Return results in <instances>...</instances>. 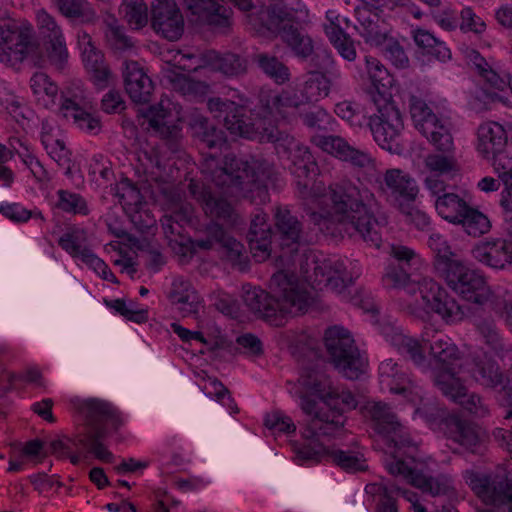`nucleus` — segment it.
<instances>
[{
    "mask_svg": "<svg viewBox=\"0 0 512 512\" xmlns=\"http://www.w3.org/2000/svg\"><path fill=\"white\" fill-rule=\"evenodd\" d=\"M312 142L323 151L350 163L355 168L372 169L375 166V160L368 152L354 147L341 136L316 135L312 137Z\"/></svg>",
    "mask_w": 512,
    "mask_h": 512,
    "instance_id": "nucleus-16",
    "label": "nucleus"
},
{
    "mask_svg": "<svg viewBox=\"0 0 512 512\" xmlns=\"http://www.w3.org/2000/svg\"><path fill=\"white\" fill-rule=\"evenodd\" d=\"M419 292L426 306L446 323H455L464 318L463 307L436 281L423 279Z\"/></svg>",
    "mask_w": 512,
    "mask_h": 512,
    "instance_id": "nucleus-15",
    "label": "nucleus"
},
{
    "mask_svg": "<svg viewBox=\"0 0 512 512\" xmlns=\"http://www.w3.org/2000/svg\"><path fill=\"white\" fill-rule=\"evenodd\" d=\"M334 112L338 117L345 120L351 127L362 128L367 125L369 117L365 108L353 101H342L336 104Z\"/></svg>",
    "mask_w": 512,
    "mask_h": 512,
    "instance_id": "nucleus-46",
    "label": "nucleus"
},
{
    "mask_svg": "<svg viewBox=\"0 0 512 512\" xmlns=\"http://www.w3.org/2000/svg\"><path fill=\"white\" fill-rule=\"evenodd\" d=\"M386 288L404 289L408 294H415L419 291L421 282L412 281L410 275L401 265L390 264L382 277Z\"/></svg>",
    "mask_w": 512,
    "mask_h": 512,
    "instance_id": "nucleus-41",
    "label": "nucleus"
},
{
    "mask_svg": "<svg viewBox=\"0 0 512 512\" xmlns=\"http://www.w3.org/2000/svg\"><path fill=\"white\" fill-rule=\"evenodd\" d=\"M304 6L301 0H269L267 8L262 9L257 15H249V18L257 26L270 18L291 16L289 12H304Z\"/></svg>",
    "mask_w": 512,
    "mask_h": 512,
    "instance_id": "nucleus-37",
    "label": "nucleus"
},
{
    "mask_svg": "<svg viewBox=\"0 0 512 512\" xmlns=\"http://www.w3.org/2000/svg\"><path fill=\"white\" fill-rule=\"evenodd\" d=\"M295 279L294 275L278 271L272 275L269 283L274 296L254 287L244 291L243 302L258 318L281 326L285 314L304 312L311 303L309 293L300 289Z\"/></svg>",
    "mask_w": 512,
    "mask_h": 512,
    "instance_id": "nucleus-6",
    "label": "nucleus"
},
{
    "mask_svg": "<svg viewBox=\"0 0 512 512\" xmlns=\"http://www.w3.org/2000/svg\"><path fill=\"white\" fill-rule=\"evenodd\" d=\"M426 346L429 347L426 370L431 371L435 386L452 401L463 403L466 388L457 377L462 368L461 351L448 337H433Z\"/></svg>",
    "mask_w": 512,
    "mask_h": 512,
    "instance_id": "nucleus-8",
    "label": "nucleus"
},
{
    "mask_svg": "<svg viewBox=\"0 0 512 512\" xmlns=\"http://www.w3.org/2000/svg\"><path fill=\"white\" fill-rule=\"evenodd\" d=\"M425 165L430 172H435V175H442L456 170L457 161L450 153L430 154L425 158Z\"/></svg>",
    "mask_w": 512,
    "mask_h": 512,
    "instance_id": "nucleus-57",
    "label": "nucleus"
},
{
    "mask_svg": "<svg viewBox=\"0 0 512 512\" xmlns=\"http://www.w3.org/2000/svg\"><path fill=\"white\" fill-rule=\"evenodd\" d=\"M59 111L63 117H71L77 126L87 133L96 135L101 130V121L98 117L84 111L74 99L63 94L60 96Z\"/></svg>",
    "mask_w": 512,
    "mask_h": 512,
    "instance_id": "nucleus-31",
    "label": "nucleus"
},
{
    "mask_svg": "<svg viewBox=\"0 0 512 512\" xmlns=\"http://www.w3.org/2000/svg\"><path fill=\"white\" fill-rule=\"evenodd\" d=\"M205 236L193 240L192 245L201 250H211L216 244L225 250L226 257L233 264L242 265L246 263L244 245L235 238L228 235L226 229L217 224H207Z\"/></svg>",
    "mask_w": 512,
    "mask_h": 512,
    "instance_id": "nucleus-19",
    "label": "nucleus"
},
{
    "mask_svg": "<svg viewBox=\"0 0 512 512\" xmlns=\"http://www.w3.org/2000/svg\"><path fill=\"white\" fill-rule=\"evenodd\" d=\"M289 13L291 16L270 18L255 27L276 34L296 58L307 60L314 54V43L300 21L308 16V10L304 7V12Z\"/></svg>",
    "mask_w": 512,
    "mask_h": 512,
    "instance_id": "nucleus-10",
    "label": "nucleus"
},
{
    "mask_svg": "<svg viewBox=\"0 0 512 512\" xmlns=\"http://www.w3.org/2000/svg\"><path fill=\"white\" fill-rule=\"evenodd\" d=\"M439 426L448 439L460 444L470 453L484 454L486 450L484 442L470 421L456 414H450L440 421Z\"/></svg>",
    "mask_w": 512,
    "mask_h": 512,
    "instance_id": "nucleus-18",
    "label": "nucleus"
},
{
    "mask_svg": "<svg viewBox=\"0 0 512 512\" xmlns=\"http://www.w3.org/2000/svg\"><path fill=\"white\" fill-rule=\"evenodd\" d=\"M377 105V114L369 116L367 125L375 142L390 153L400 154L403 146L400 143L401 132L404 128L402 115L394 101H386Z\"/></svg>",
    "mask_w": 512,
    "mask_h": 512,
    "instance_id": "nucleus-11",
    "label": "nucleus"
},
{
    "mask_svg": "<svg viewBox=\"0 0 512 512\" xmlns=\"http://www.w3.org/2000/svg\"><path fill=\"white\" fill-rule=\"evenodd\" d=\"M409 110L415 127L421 133L439 120L426 102L417 96H410Z\"/></svg>",
    "mask_w": 512,
    "mask_h": 512,
    "instance_id": "nucleus-47",
    "label": "nucleus"
},
{
    "mask_svg": "<svg viewBox=\"0 0 512 512\" xmlns=\"http://www.w3.org/2000/svg\"><path fill=\"white\" fill-rule=\"evenodd\" d=\"M291 172L295 178L314 181L319 168L309 149H300V155L294 156Z\"/></svg>",
    "mask_w": 512,
    "mask_h": 512,
    "instance_id": "nucleus-49",
    "label": "nucleus"
},
{
    "mask_svg": "<svg viewBox=\"0 0 512 512\" xmlns=\"http://www.w3.org/2000/svg\"><path fill=\"white\" fill-rule=\"evenodd\" d=\"M299 116L302 123L309 129L327 131L331 124V116L322 107H309L308 110H301Z\"/></svg>",
    "mask_w": 512,
    "mask_h": 512,
    "instance_id": "nucleus-54",
    "label": "nucleus"
},
{
    "mask_svg": "<svg viewBox=\"0 0 512 512\" xmlns=\"http://www.w3.org/2000/svg\"><path fill=\"white\" fill-rule=\"evenodd\" d=\"M272 248H278V258L284 265L299 264L302 277L314 288L342 292L360 276L356 264L341 259L318 258L315 253L305 251L298 255L300 246L306 243L302 222L287 207L278 206L274 212Z\"/></svg>",
    "mask_w": 512,
    "mask_h": 512,
    "instance_id": "nucleus-3",
    "label": "nucleus"
},
{
    "mask_svg": "<svg viewBox=\"0 0 512 512\" xmlns=\"http://www.w3.org/2000/svg\"><path fill=\"white\" fill-rule=\"evenodd\" d=\"M491 505L501 512H512V479L505 476L502 487L498 489Z\"/></svg>",
    "mask_w": 512,
    "mask_h": 512,
    "instance_id": "nucleus-64",
    "label": "nucleus"
},
{
    "mask_svg": "<svg viewBox=\"0 0 512 512\" xmlns=\"http://www.w3.org/2000/svg\"><path fill=\"white\" fill-rule=\"evenodd\" d=\"M102 429L96 431H86L78 436V443L80 446L89 450L90 453L106 463L113 462V454L102 444L101 438L104 436Z\"/></svg>",
    "mask_w": 512,
    "mask_h": 512,
    "instance_id": "nucleus-48",
    "label": "nucleus"
},
{
    "mask_svg": "<svg viewBox=\"0 0 512 512\" xmlns=\"http://www.w3.org/2000/svg\"><path fill=\"white\" fill-rule=\"evenodd\" d=\"M462 477L471 491L485 504L491 505L498 489L502 487L505 476L466 469Z\"/></svg>",
    "mask_w": 512,
    "mask_h": 512,
    "instance_id": "nucleus-23",
    "label": "nucleus"
},
{
    "mask_svg": "<svg viewBox=\"0 0 512 512\" xmlns=\"http://www.w3.org/2000/svg\"><path fill=\"white\" fill-rule=\"evenodd\" d=\"M170 300L178 305L183 317L196 316L201 307V299L191 283L182 277L174 279Z\"/></svg>",
    "mask_w": 512,
    "mask_h": 512,
    "instance_id": "nucleus-28",
    "label": "nucleus"
},
{
    "mask_svg": "<svg viewBox=\"0 0 512 512\" xmlns=\"http://www.w3.org/2000/svg\"><path fill=\"white\" fill-rule=\"evenodd\" d=\"M58 196L57 207L62 211L81 215H87L89 213L87 203L80 194L67 190H59Z\"/></svg>",
    "mask_w": 512,
    "mask_h": 512,
    "instance_id": "nucleus-55",
    "label": "nucleus"
},
{
    "mask_svg": "<svg viewBox=\"0 0 512 512\" xmlns=\"http://www.w3.org/2000/svg\"><path fill=\"white\" fill-rule=\"evenodd\" d=\"M257 131L256 136L253 138H259L260 141L272 142L275 145V149L279 155L293 157L300 155V149H308L305 146H301L300 143L290 134L280 131L277 127L270 126L265 127L262 131H259L260 127L255 125Z\"/></svg>",
    "mask_w": 512,
    "mask_h": 512,
    "instance_id": "nucleus-30",
    "label": "nucleus"
},
{
    "mask_svg": "<svg viewBox=\"0 0 512 512\" xmlns=\"http://www.w3.org/2000/svg\"><path fill=\"white\" fill-rule=\"evenodd\" d=\"M271 225H258L250 223L247 241L253 257L258 262L266 260L273 250Z\"/></svg>",
    "mask_w": 512,
    "mask_h": 512,
    "instance_id": "nucleus-34",
    "label": "nucleus"
},
{
    "mask_svg": "<svg viewBox=\"0 0 512 512\" xmlns=\"http://www.w3.org/2000/svg\"><path fill=\"white\" fill-rule=\"evenodd\" d=\"M264 425L274 432L291 434L296 431V425L291 417L280 410L272 411L265 416Z\"/></svg>",
    "mask_w": 512,
    "mask_h": 512,
    "instance_id": "nucleus-59",
    "label": "nucleus"
},
{
    "mask_svg": "<svg viewBox=\"0 0 512 512\" xmlns=\"http://www.w3.org/2000/svg\"><path fill=\"white\" fill-rule=\"evenodd\" d=\"M78 411L85 416L88 426L87 431H96L102 429L105 433L104 425L111 423L117 427L119 419L116 409L108 402L99 399H88L81 401L77 405Z\"/></svg>",
    "mask_w": 512,
    "mask_h": 512,
    "instance_id": "nucleus-22",
    "label": "nucleus"
},
{
    "mask_svg": "<svg viewBox=\"0 0 512 512\" xmlns=\"http://www.w3.org/2000/svg\"><path fill=\"white\" fill-rule=\"evenodd\" d=\"M422 134L431 141L438 151L450 153L453 150L452 135L440 120L430 127L428 126Z\"/></svg>",
    "mask_w": 512,
    "mask_h": 512,
    "instance_id": "nucleus-52",
    "label": "nucleus"
},
{
    "mask_svg": "<svg viewBox=\"0 0 512 512\" xmlns=\"http://www.w3.org/2000/svg\"><path fill=\"white\" fill-rule=\"evenodd\" d=\"M485 83L489 86L484 89V93L488 99L495 102L506 103L507 97L503 95L506 90L511 91L512 81L509 74L499 75L492 68H489L483 75Z\"/></svg>",
    "mask_w": 512,
    "mask_h": 512,
    "instance_id": "nucleus-44",
    "label": "nucleus"
},
{
    "mask_svg": "<svg viewBox=\"0 0 512 512\" xmlns=\"http://www.w3.org/2000/svg\"><path fill=\"white\" fill-rule=\"evenodd\" d=\"M427 244L434 253L433 266L437 276L440 275L439 269L441 264L448 267L459 260L458 256L451 251L450 246L442 235L437 233L431 234Z\"/></svg>",
    "mask_w": 512,
    "mask_h": 512,
    "instance_id": "nucleus-45",
    "label": "nucleus"
},
{
    "mask_svg": "<svg viewBox=\"0 0 512 512\" xmlns=\"http://www.w3.org/2000/svg\"><path fill=\"white\" fill-rule=\"evenodd\" d=\"M335 464L347 472L355 473L367 470L366 460L362 454L352 451L335 450L330 453Z\"/></svg>",
    "mask_w": 512,
    "mask_h": 512,
    "instance_id": "nucleus-53",
    "label": "nucleus"
},
{
    "mask_svg": "<svg viewBox=\"0 0 512 512\" xmlns=\"http://www.w3.org/2000/svg\"><path fill=\"white\" fill-rule=\"evenodd\" d=\"M379 378L383 386L390 392L406 395L409 390L410 379L405 371L392 359H386L379 365Z\"/></svg>",
    "mask_w": 512,
    "mask_h": 512,
    "instance_id": "nucleus-33",
    "label": "nucleus"
},
{
    "mask_svg": "<svg viewBox=\"0 0 512 512\" xmlns=\"http://www.w3.org/2000/svg\"><path fill=\"white\" fill-rule=\"evenodd\" d=\"M382 52L396 67L406 68L409 65V58L400 43L389 38L382 46Z\"/></svg>",
    "mask_w": 512,
    "mask_h": 512,
    "instance_id": "nucleus-63",
    "label": "nucleus"
},
{
    "mask_svg": "<svg viewBox=\"0 0 512 512\" xmlns=\"http://www.w3.org/2000/svg\"><path fill=\"white\" fill-rule=\"evenodd\" d=\"M478 145L479 153L490 159L504 151L507 141V131L497 122H486L478 127Z\"/></svg>",
    "mask_w": 512,
    "mask_h": 512,
    "instance_id": "nucleus-24",
    "label": "nucleus"
},
{
    "mask_svg": "<svg viewBox=\"0 0 512 512\" xmlns=\"http://www.w3.org/2000/svg\"><path fill=\"white\" fill-rule=\"evenodd\" d=\"M439 278L458 293L464 300L482 305L488 300L489 288L479 272L469 268L461 259L451 266H440Z\"/></svg>",
    "mask_w": 512,
    "mask_h": 512,
    "instance_id": "nucleus-12",
    "label": "nucleus"
},
{
    "mask_svg": "<svg viewBox=\"0 0 512 512\" xmlns=\"http://www.w3.org/2000/svg\"><path fill=\"white\" fill-rule=\"evenodd\" d=\"M206 58L213 70L219 71L225 76L239 77L247 72V60L238 54L210 52Z\"/></svg>",
    "mask_w": 512,
    "mask_h": 512,
    "instance_id": "nucleus-36",
    "label": "nucleus"
},
{
    "mask_svg": "<svg viewBox=\"0 0 512 512\" xmlns=\"http://www.w3.org/2000/svg\"><path fill=\"white\" fill-rule=\"evenodd\" d=\"M322 404L318 406L316 401L308 397L301 398V409L312 416L301 432L304 443L293 444V449L301 460L319 461L326 453V447L319 441V436H333L340 431L346 421L344 413L351 410L341 404H336L335 408L323 401Z\"/></svg>",
    "mask_w": 512,
    "mask_h": 512,
    "instance_id": "nucleus-7",
    "label": "nucleus"
},
{
    "mask_svg": "<svg viewBox=\"0 0 512 512\" xmlns=\"http://www.w3.org/2000/svg\"><path fill=\"white\" fill-rule=\"evenodd\" d=\"M413 39L416 46L423 54L434 56L439 61L445 62L451 59V51L444 42L439 41L429 31L417 29L413 31Z\"/></svg>",
    "mask_w": 512,
    "mask_h": 512,
    "instance_id": "nucleus-39",
    "label": "nucleus"
},
{
    "mask_svg": "<svg viewBox=\"0 0 512 512\" xmlns=\"http://www.w3.org/2000/svg\"><path fill=\"white\" fill-rule=\"evenodd\" d=\"M212 116L222 121L231 134L253 139L257 131L252 121L250 111L236 102L221 97H210L206 103Z\"/></svg>",
    "mask_w": 512,
    "mask_h": 512,
    "instance_id": "nucleus-13",
    "label": "nucleus"
},
{
    "mask_svg": "<svg viewBox=\"0 0 512 512\" xmlns=\"http://www.w3.org/2000/svg\"><path fill=\"white\" fill-rule=\"evenodd\" d=\"M298 381L307 391L317 395L330 407L335 408L336 404H341L352 409L357 404L351 391L333 386L326 374L314 366L304 367Z\"/></svg>",
    "mask_w": 512,
    "mask_h": 512,
    "instance_id": "nucleus-14",
    "label": "nucleus"
},
{
    "mask_svg": "<svg viewBox=\"0 0 512 512\" xmlns=\"http://www.w3.org/2000/svg\"><path fill=\"white\" fill-rule=\"evenodd\" d=\"M309 102L302 91L298 92L294 89L282 90L275 98L274 105L280 110L282 108H294L302 110Z\"/></svg>",
    "mask_w": 512,
    "mask_h": 512,
    "instance_id": "nucleus-58",
    "label": "nucleus"
},
{
    "mask_svg": "<svg viewBox=\"0 0 512 512\" xmlns=\"http://www.w3.org/2000/svg\"><path fill=\"white\" fill-rule=\"evenodd\" d=\"M84 232L74 228L64 233L58 240V245L71 256L80 258L87 247L82 246Z\"/></svg>",
    "mask_w": 512,
    "mask_h": 512,
    "instance_id": "nucleus-56",
    "label": "nucleus"
},
{
    "mask_svg": "<svg viewBox=\"0 0 512 512\" xmlns=\"http://www.w3.org/2000/svg\"><path fill=\"white\" fill-rule=\"evenodd\" d=\"M201 171L214 187L192 180L188 191L210 219L209 224H217L224 229L243 223L235 206L236 199L265 203L269 200V187H276L280 182L279 173L267 160H247L232 153L222 159L214 154L205 155Z\"/></svg>",
    "mask_w": 512,
    "mask_h": 512,
    "instance_id": "nucleus-1",
    "label": "nucleus"
},
{
    "mask_svg": "<svg viewBox=\"0 0 512 512\" xmlns=\"http://www.w3.org/2000/svg\"><path fill=\"white\" fill-rule=\"evenodd\" d=\"M384 186H381L383 191L389 190L391 196L394 197L397 207L399 203L414 202L417 194L418 187L415 181L408 175L404 174L400 169H388L384 174Z\"/></svg>",
    "mask_w": 512,
    "mask_h": 512,
    "instance_id": "nucleus-27",
    "label": "nucleus"
},
{
    "mask_svg": "<svg viewBox=\"0 0 512 512\" xmlns=\"http://www.w3.org/2000/svg\"><path fill=\"white\" fill-rule=\"evenodd\" d=\"M37 26L43 48L35 40L31 25L14 20L1 22L0 61L14 66L29 58L38 67L50 64L56 70L63 71L69 52L61 27L44 10L37 13Z\"/></svg>",
    "mask_w": 512,
    "mask_h": 512,
    "instance_id": "nucleus-5",
    "label": "nucleus"
},
{
    "mask_svg": "<svg viewBox=\"0 0 512 512\" xmlns=\"http://www.w3.org/2000/svg\"><path fill=\"white\" fill-rule=\"evenodd\" d=\"M465 233L472 237H480L488 233L491 229V223L488 217L479 210L467 206V211L463 212L459 222Z\"/></svg>",
    "mask_w": 512,
    "mask_h": 512,
    "instance_id": "nucleus-42",
    "label": "nucleus"
},
{
    "mask_svg": "<svg viewBox=\"0 0 512 512\" xmlns=\"http://www.w3.org/2000/svg\"><path fill=\"white\" fill-rule=\"evenodd\" d=\"M330 80L321 72H311L304 83L303 92L310 103L319 98L327 97L330 93Z\"/></svg>",
    "mask_w": 512,
    "mask_h": 512,
    "instance_id": "nucleus-51",
    "label": "nucleus"
},
{
    "mask_svg": "<svg viewBox=\"0 0 512 512\" xmlns=\"http://www.w3.org/2000/svg\"><path fill=\"white\" fill-rule=\"evenodd\" d=\"M183 121L192 129L193 136L208 149H221L226 144L225 132L210 123L198 109H193L183 116Z\"/></svg>",
    "mask_w": 512,
    "mask_h": 512,
    "instance_id": "nucleus-21",
    "label": "nucleus"
},
{
    "mask_svg": "<svg viewBox=\"0 0 512 512\" xmlns=\"http://www.w3.org/2000/svg\"><path fill=\"white\" fill-rule=\"evenodd\" d=\"M366 489L368 492L376 493L380 496L377 512H398L396 500L392 496V488H389L386 484L379 483L367 485Z\"/></svg>",
    "mask_w": 512,
    "mask_h": 512,
    "instance_id": "nucleus-61",
    "label": "nucleus"
},
{
    "mask_svg": "<svg viewBox=\"0 0 512 512\" xmlns=\"http://www.w3.org/2000/svg\"><path fill=\"white\" fill-rule=\"evenodd\" d=\"M151 5V27L161 37L169 40H178L184 32V19L173 0L160 1Z\"/></svg>",
    "mask_w": 512,
    "mask_h": 512,
    "instance_id": "nucleus-17",
    "label": "nucleus"
},
{
    "mask_svg": "<svg viewBox=\"0 0 512 512\" xmlns=\"http://www.w3.org/2000/svg\"><path fill=\"white\" fill-rule=\"evenodd\" d=\"M58 10L72 24H94L97 13L86 0H57Z\"/></svg>",
    "mask_w": 512,
    "mask_h": 512,
    "instance_id": "nucleus-35",
    "label": "nucleus"
},
{
    "mask_svg": "<svg viewBox=\"0 0 512 512\" xmlns=\"http://www.w3.org/2000/svg\"><path fill=\"white\" fill-rule=\"evenodd\" d=\"M105 39L108 48L117 55L131 51L134 48V42L126 35L124 28L116 24H107Z\"/></svg>",
    "mask_w": 512,
    "mask_h": 512,
    "instance_id": "nucleus-50",
    "label": "nucleus"
},
{
    "mask_svg": "<svg viewBox=\"0 0 512 512\" xmlns=\"http://www.w3.org/2000/svg\"><path fill=\"white\" fill-rule=\"evenodd\" d=\"M252 62L275 84L283 85L291 78L289 67L277 56L268 52H258L252 55Z\"/></svg>",
    "mask_w": 512,
    "mask_h": 512,
    "instance_id": "nucleus-32",
    "label": "nucleus"
},
{
    "mask_svg": "<svg viewBox=\"0 0 512 512\" xmlns=\"http://www.w3.org/2000/svg\"><path fill=\"white\" fill-rule=\"evenodd\" d=\"M123 79L125 90L133 102L144 104L150 101L154 83L138 62H124Z\"/></svg>",
    "mask_w": 512,
    "mask_h": 512,
    "instance_id": "nucleus-20",
    "label": "nucleus"
},
{
    "mask_svg": "<svg viewBox=\"0 0 512 512\" xmlns=\"http://www.w3.org/2000/svg\"><path fill=\"white\" fill-rule=\"evenodd\" d=\"M355 402L357 404L353 409H359V413L373 431L394 444L395 454L385 462L391 475L402 477L431 496L448 495L453 491L451 477L445 474L433 477L424 463L415 460L413 454L417 451V446L387 403L358 399L356 396Z\"/></svg>",
    "mask_w": 512,
    "mask_h": 512,
    "instance_id": "nucleus-2",
    "label": "nucleus"
},
{
    "mask_svg": "<svg viewBox=\"0 0 512 512\" xmlns=\"http://www.w3.org/2000/svg\"><path fill=\"white\" fill-rule=\"evenodd\" d=\"M391 344L403 355L408 357L416 366L423 370L427 369L426 346L430 340L419 341L416 338L403 334L401 331H394L390 337Z\"/></svg>",
    "mask_w": 512,
    "mask_h": 512,
    "instance_id": "nucleus-29",
    "label": "nucleus"
},
{
    "mask_svg": "<svg viewBox=\"0 0 512 512\" xmlns=\"http://www.w3.org/2000/svg\"><path fill=\"white\" fill-rule=\"evenodd\" d=\"M82 56L85 68L90 73L94 84L100 88L107 86L110 70L101 51L96 48Z\"/></svg>",
    "mask_w": 512,
    "mask_h": 512,
    "instance_id": "nucleus-43",
    "label": "nucleus"
},
{
    "mask_svg": "<svg viewBox=\"0 0 512 512\" xmlns=\"http://www.w3.org/2000/svg\"><path fill=\"white\" fill-rule=\"evenodd\" d=\"M119 15L135 30H140L149 21L148 7L144 0H123Z\"/></svg>",
    "mask_w": 512,
    "mask_h": 512,
    "instance_id": "nucleus-40",
    "label": "nucleus"
},
{
    "mask_svg": "<svg viewBox=\"0 0 512 512\" xmlns=\"http://www.w3.org/2000/svg\"><path fill=\"white\" fill-rule=\"evenodd\" d=\"M468 204L455 193H444L435 200V209L440 217L456 224L463 212L467 211Z\"/></svg>",
    "mask_w": 512,
    "mask_h": 512,
    "instance_id": "nucleus-38",
    "label": "nucleus"
},
{
    "mask_svg": "<svg viewBox=\"0 0 512 512\" xmlns=\"http://www.w3.org/2000/svg\"><path fill=\"white\" fill-rule=\"evenodd\" d=\"M471 253L475 260L490 268L503 269L509 263L506 239L494 238L479 241L472 248Z\"/></svg>",
    "mask_w": 512,
    "mask_h": 512,
    "instance_id": "nucleus-25",
    "label": "nucleus"
},
{
    "mask_svg": "<svg viewBox=\"0 0 512 512\" xmlns=\"http://www.w3.org/2000/svg\"><path fill=\"white\" fill-rule=\"evenodd\" d=\"M477 331L484 338L487 345L494 350L503 349L502 338L493 320L482 319L476 324Z\"/></svg>",
    "mask_w": 512,
    "mask_h": 512,
    "instance_id": "nucleus-62",
    "label": "nucleus"
},
{
    "mask_svg": "<svg viewBox=\"0 0 512 512\" xmlns=\"http://www.w3.org/2000/svg\"><path fill=\"white\" fill-rule=\"evenodd\" d=\"M465 369L479 384L494 388L503 383L498 364L486 355H475L465 362Z\"/></svg>",
    "mask_w": 512,
    "mask_h": 512,
    "instance_id": "nucleus-26",
    "label": "nucleus"
},
{
    "mask_svg": "<svg viewBox=\"0 0 512 512\" xmlns=\"http://www.w3.org/2000/svg\"><path fill=\"white\" fill-rule=\"evenodd\" d=\"M374 197L368 189H360L349 180L329 185L318 211H311L310 221L331 236L341 234V225H350L361 238L380 247V226L371 209Z\"/></svg>",
    "mask_w": 512,
    "mask_h": 512,
    "instance_id": "nucleus-4",
    "label": "nucleus"
},
{
    "mask_svg": "<svg viewBox=\"0 0 512 512\" xmlns=\"http://www.w3.org/2000/svg\"><path fill=\"white\" fill-rule=\"evenodd\" d=\"M324 342L331 363L345 378L356 380L365 373L368 360L348 330L330 327L325 331Z\"/></svg>",
    "mask_w": 512,
    "mask_h": 512,
    "instance_id": "nucleus-9",
    "label": "nucleus"
},
{
    "mask_svg": "<svg viewBox=\"0 0 512 512\" xmlns=\"http://www.w3.org/2000/svg\"><path fill=\"white\" fill-rule=\"evenodd\" d=\"M175 86L182 95L191 98H200L209 91V85L203 81L195 80L188 76L177 78Z\"/></svg>",
    "mask_w": 512,
    "mask_h": 512,
    "instance_id": "nucleus-60",
    "label": "nucleus"
}]
</instances>
